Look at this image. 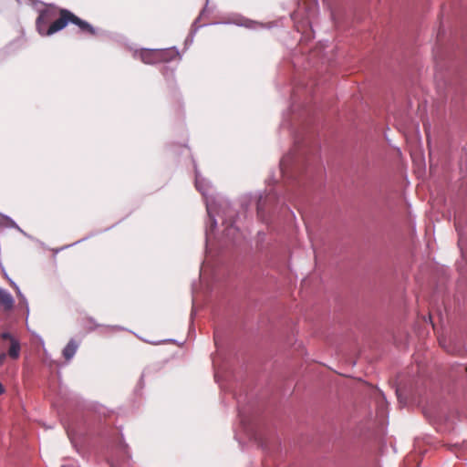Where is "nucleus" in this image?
<instances>
[{"mask_svg":"<svg viewBox=\"0 0 467 467\" xmlns=\"http://www.w3.org/2000/svg\"><path fill=\"white\" fill-rule=\"evenodd\" d=\"M7 353H1L0 354V366H2L5 363V360L7 357Z\"/></svg>","mask_w":467,"mask_h":467,"instance_id":"9","label":"nucleus"},{"mask_svg":"<svg viewBox=\"0 0 467 467\" xmlns=\"http://www.w3.org/2000/svg\"><path fill=\"white\" fill-rule=\"evenodd\" d=\"M79 347V342L76 339H71L67 346L64 348L62 354L66 360H69L75 355L77 349Z\"/></svg>","mask_w":467,"mask_h":467,"instance_id":"5","label":"nucleus"},{"mask_svg":"<svg viewBox=\"0 0 467 467\" xmlns=\"http://www.w3.org/2000/svg\"><path fill=\"white\" fill-rule=\"evenodd\" d=\"M69 23L76 25L82 33L91 36L96 35V30L90 24L80 19L70 11L60 8V30L65 28Z\"/></svg>","mask_w":467,"mask_h":467,"instance_id":"3","label":"nucleus"},{"mask_svg":"<svg viewBox=\"0 0 467 467\" xmlns=\"http://www.w3.org/2000/svg\"><path fill=\"white\" fill-rule=\"evenodd\" d=\"M0 304L4 306L5 309H11L14 305V299L12 296L6 292L0 293Z\"/></svg>","mask_w":467,"mask_h":467,"instance_id":"6","label":"nucleus"},{"mask_svg":"<svg viewBox=\"0 0 467 467\" xmlns=\"http://www.w3.org/2000/svg\"><path fill=\"white\" fill-rule=\"evenodd\" d=\"M466 372H467V366H466Z\"/></svg>","mask_w":467,"mask_h":467,"instance_id":"11","label":"nucleus"},{"mask_svg":"<svg viewBox=\"0 0 467 467\" xmlns=\"http://www.w3.org/2000/svg\"><path fill=\"white\" fill-rule=\"evenodd\" d=\"M5 392L4 386L0 383V395H2Z\"/></svg>","mask_w":467,"mask_h":467,"instance_id":"10","label":"nucleus"},{"mask_svg":"<svg viewBox=\"0 0 467 467\" xmlns=\"http://www.w3.org/2000/svg\"><path fill=\"white\" fill-rule=\"evenodd\" d=\"M265 200H263L262 198L259 199V201L257 202V212H258V213H261L265 209Z\"/></svg>","mask_w":467,"mask_h":467,"instance_id":"8","label":"nucleus"},{"mask_svg":"<svg viewBox=\"0 0 467 467\" xmlns=\"http://www.w3.org/2000/svg\"><path fill=\"white\" fill-rule=\"evenodd\" d=\"M36 28L42 36H50L58 31V12L55 6H45L40 11Z\"/></svg>","mask_w":467,"mask_h":467,"instance_id":"1","label":"nucleus"},{"mask_svg":"<svg viewBox=\"0 0 467 467\" xmlns=\"http://www.w3.org/2000/svg\"><path fill=\"white\" fill-rule=\"evenodd\" d=\"M3 340H8L10 342L7 349V355L12 359H17L20 357L21 346L19 341L15 338L9 332H3L0 335Z\"/></svg>","mask_w":467,"mask_h":467,"instance_id":"4","label":"nucleus"},{"mask_svg":"<svg viewBox=\"0 0 467 467\" xmlns=\"http://www.w3.org/2000/svg\"><path fill=\"white\" fill-rule=\"evenodd\" d=\"M235 231H236V228L234 226L233 223H230L225 228V235L227 237L234 239L235 238V235H234Z\"/></svg>","mask_w":467,"mask_h":467,"instance_id":"7","label":"nucleus"},{"mask_svg":"<svg viewBox=\"0 0 467 467\" xmlns=\"http://www.w3.org/2000/svg\"><path fill=\"white\" fill-rule=\"evenodd\" d=\"M177 56L171 49H142L139 53V57L145 64H157L169 62Z\"/></svg>","mask_w":467,"mask_h":467,"instance_id":"2","label":"nucleus"}]
</instances>
